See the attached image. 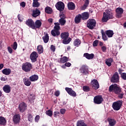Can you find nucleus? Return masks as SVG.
Segmentation results:
<instances>
[{
	"instance_id": "f257e3e1",
	"label": "nucleus",
	"mask_w": 126,
	"mask_h": 126,
	"mask_svg": "<svg viewBox=\"0 0 126 126\" xmlns=\"http://www.w3.org/2000/svg\"><path fill=\"white\" fill-rule=\"evenodd\" d=\"M109 89L110 92H114L115 94H117V95H118V97L120 98V99H123V98H124L125 94L124 93H121L122 90L119 86H118V85H112L109 87Z\"/></svg>"
},
{
	"instance_id": "f03ea898",
	"label": "nucleus",
	"mask_w": 126,
	"mask_h": 126,
	"mask_svg": "<svg viewBox=\"0 0 126 126\" xmlns=\"http://www.w3.org/2000/svg\"><path fill=\"white\" fill-rule=\"evenodd\" d=\"M114 18V14L112 12V10L107 9L105 12H103V16L102 18V22H107L109 19Z\"/></svg>"
},
{
	"instance_id": "7ed1b4c3",
	"label": "nucleus",
	"mask_w": 126,
	"mask_h": 126,
	"mask_svg": "<svg viewBox=\"0 0 126 126\" xmlns=\"http://www.w3.org/2000/svg\"><path fill=\"white\" fill-rule=\"evenodd\" d=\"M54 25V29L51 31V35H52L53 37H58V36L61 35V32H60L61 27H60V24L58 22L55 23Z\"/></svg>"
},
{
	"instance_id": "20e7f679",
	"label": "nucleus",
	"mask_w": 126,
	"mask_h": 126,
	"mask_svg": "<svg viewBox=\"0 0 126 126\" xmlns=\"http://www.w3.org/2000/svg\"><path fill=\"white\" fill-rule=\"evenodd\" d=\"M68 33L67 32H62L61 34V37L62 39H63V43L64 45H67V44H69L70 41H71V38L68 37Z\"/></svg>"
},
{
	"instance_id": "39448f33",
	"label": "nucleus",
	"mask_w": 126,
	"mask_h": 126,
	"mask_svg": "<svg viewBox=\"0 0 126 126\" xmlns=\"http://www.w3.org/2000/svg\"><path fill=\"white\" fill-rule=\"evenodd\" d=\"M22 68L24 71H25L26 72H29L32 68V64L30 63H26L23 64Z\"/></svg>"
},
{
	"instance_id": "423d86ee",
	"label": "nucleus",
	"mask_w": 126,
	"mask_h": 126,
	"mask_svg": "<svg viewBox=\"0 0 126 126\" xmlns=\"http://www.w3.org/2000/svg\"><path fill=\"white\" fill-rule=\"evenodd\" d=\"M123 102L121 100L117 101L113 103L112 107L115 111H119L122 107Z\"/></svg>"
},
{
	"instance_id": "0eeeda50",
	"label": "nucleus",
	"mask_w": 126,
	"mask_h": 126,
	"mask_svg": "<svg viewBox=\"0 0 126 126\" xmlns=\"http://www.w3.org/2000/svg\"><path fill=\"white\" fill-rule=\"evenodd\" d=\"M87 26L89 29H93L96 26V21L92 19H89L87 21Z\"/></svg>"
},
{
	"instance_id": "6e6552de",
	"label": "nucleus",
	"mask_w": 126,
	"mask_h": 126,
	"mask_svg": "<svg viewBox=\"0 0 126 126\" xmlns=\"http://www.w3.org/2000/svg\"><path fill=\"white\" fill-rule=\"evenodd\" d=\"M60 19L59 20L58 23L60 25H61V26H63L65 25V23H66V21L65 20V15L63 14V13H61L60 15Z\"/></svg>"
},
{
	"instance_id": "1a4fd4ad",
	"label": "nucleus",
	"mask_w": 126,
	"mask_h": 126,
	"mask_svg": "<svg viewBox=\"0 0 126 126\" xmlns=\"http://www.w3.org/2000/svg\"><path fill=\"white\" fill-rule=\"evenodd\" d=\"M91 85L92 88L95 90H97L100 87V85H99V83L98 81L96 79L93 80L91 82Z\"/></svg>"
},
{
	"instance_id": "9d476101",
	"label": "nucleus",
	"mask_w": 126,
	"mask_h": 126,
	"mask_svg": "<svg viewBox=\"0 0 126 126\" xmlns=\"http://www.w3.org/2000/svg\"><path fill=\"white\" fill-rule=\"evenodd\" d=\"M57 9L60 11H63L64 9V3L62 1L58 2L55 5Z\"/></svg>"
},
{
	"instance_id": "9b49d317",
	"label": "nucleus",
	"mask_w": 126,
	"mask_h": 126,
	"mask_svg": "<svg viewBox=\"0 0 126 126\" xmlns=\"http://www.w3.org/2000/svg\"><path fill=\"white\" fill-rule=\"evenodd\" d=\"M111 81L113 83H117V82H119L120 77L119 76V73L117 72L115 73L111 79Z\"/></svg>"
},
{
	"instance_id": "f8f14e48",
	"label": "nucleus",
	"mask_w": 126,
	"mask_h": 126,
	"mask_svg": "<svg viewBox=\"0 0 126 126\" xmlns=\"http://www.w3.org/2000/svg\"><path fill=\"white\" fill-rule=\"evenodd\" d=\"M38 53L36 52L33 51L30 56V59L32 63H35L37 61V58L38 57Z\"/></svg>"
},
{
	"instance_id": "ddd939ff",
	"label": "nucleus",
	"mask_w": 126,
	"mask_h": 126,
	"mask_svg": "<svg viewBox=\"0 0 126 126\" xmlns=\"http://www.w3.org/2000/svg\"><path fill=\"white\" fill-rule=\"evenodd\" d=\"M116 17H117L118 18H121V17H122L123 13H124V9L121 7L117 8L116 9Z\"/></svg>"
},
{
	"instance_id": "4468645a",
	"label": "nucleus",
	"mask_w": 126,
	"mask_h": 126,
	"mask_svg": "<svg viewBox=\"0 0 126 126\" xmlns=\"http://www.w3.org/2000/svg\"><path fill=\"white\" fill-rule=\"evenodd\" d=\"M19 110L21 113H23L25 111L27 110V105L25 103L23 102L19 105Z\"/></svg>"
},
{
	"instance_id": "2eb2a0df",
	"label": "nucleus",
	"mask_w": 126,
	"mask_h": 126,
	"mask_svg": "<svg viewBox=\"0 0 126 126\" xmlns=\"http://www.w3.org/2000/svg\"><path fill=\"white\" fill-rule=\"evenodd\" d=\"M65 89L67 93H68L69 95H70V96H72V97H76V93H75V92L73 91L72 89L70 88H65Z\"/></svg>"
},
{
	"instance_id": "dca6fc26",
	"label": "nucleus",
	"mask_w": 126,
	"mask_h": 126,
	"mask_svg": "<svg viewBox=\"0 0 126 126\" xmlns=\"http://www.w3.org/2000/svg\"><path fill=\"white\" fill-rule=\"evenodd\" d=\"M81 73L83 74H87L88 73V66L87 65H83L80 68Z\"/></svg>"
},
{
	"instance_id": "f3484780",
	"label": "nucleus",
	"mask_w": 126,
	"mask_h": 126,
	"mask_svg": "<svg viewBox=\"0 0 126 126\" xmlns=\"http://www.w3.org/2000/svg\"><path fill=\"white\" fill-rule=\"evenodd\" d=\"M94 101L95 104H101L103 102V98L100 95L96 96L94 97Z\"/></svg>"
},
{
	"instance_id": "a211bd4d",
	"label": "nucleus",
	"mask_w": 126,
	"mask_h": 126,
	"mask_svg": "<svg viewBox=\"0 0 126 126\" xmlns=\"http://www.w3.org/2000/svg\"><path fill=\"white\" fill-rule=\"evenodd\" d=\"M26 24L29 26L32 29H35V27L34 26V21L32 19H29L26 22Z\"/></svg>"
},
{
	"instance_id": "6ab92c4d",
	"label": "nucleus",
	"mask_w": 126,
	"mask_h": 126,
	"mask_svg": "<svg viewBox=\"0 0 126 126\" xmlns=\"http://www.w3.org/2000/svg\"><path fill=\"white\" fill-rule=\"evenodd\" d=\"M67 7L69 10H74L75 9V4L73 2H69L67 3Z\"/></svg>"
},
{
	"instance_id": "aec40b11",
	"label": "nucleus",
	"mask_w": 126,
	"mask_h": 126,
	"mask_svg": "<svg viewBox=\"0 0 126 126\" xmlns=\"http://www.w3.org/2000/svg\"><path fill=\"white\" fill-rule=\"evenodd\" d=\"M3 90L5 93H10L11 91V87L8 85H5L3 87Z\"/></svg>"
},
{
	"instance_id": "412c9836",
	"label": "nucleus",
	"mask_w": 126,
	"mask_h": 126,
	"mask_svg": "<svg viewBox=\"0 0 126 126\" xmlns=\"http://www.w3.org/2000/svg\"><path fill=\"white\" fill-rule=\"evenodd\" d=\"M13 121L15 124H18L20 121V115L17 114L14 116Z\"/></svg>"
},
{
	"instance_id": "4be33fe9",
	"label": "nucleus",
	"mask_w": 126,
	"mask_h": 126,
	"mask_svg": "<svg viewBox=\"0 0 126 126\" xmlns=\"http://www.w3.org/2000/svg\"><path fill=\"white\" fill-rule=\"evenodd\" d=\"M41 12L38 9H35V10H32V16L33 17H37L40 15Z\"/></svg>"
},
{
	"instance_id": "5701e85b",
	"label": "nucleus",
	"mask_w": 126,
	"mask_h": 126,
	"mask_svg": "<svg viewBox=\"0 0 126 126\" xmlns=\"http://www.w3.org/2000/svg\"><path fill=\"white\" fill-rule=\"evenodd\" d=\"M81 18L83 20H86L88 18H89V13L87 12H85L82 13Z\"/></svg>"
},
{
	"instance_id": "b1692460",
	"label": "nucleus",
	"mask_w": 126,
	"mask_h": 126,
	"mask_svg": "<svg viewBox=\"0 0 126 126\" xmlns=\"http://www.w3.org/2000/svg\"><path fill=\"white\" fill-rule=\"evenodd\" d=\"M41 25L42 23L41 22V21L39 20H36L35 23H34V29H36V28H40Z\"/></svg>"
},
{
	"instance_id": "393cba45",
	"label": "nucleus",
	"mask_w": 126,
	"mask_h": 126,
	"mask_svg": "<svg viewBox=\"0 0 126 126\" xmlns=\"http://www.w3.org/2000/svg\"><path fill=\"white\" fill-rule=\"evenodd\" d=\"M2 72L5 75H9L11 73V70L9 68H5L2 70Z\"/></svg>"
},
{
	"instance_id": "a878e982",
	"label": "nucleus",
	"mask_w": 126,
	"mask_h": 126,
	"mask_svg": "<svg viewBox=\"0 0 126 126\" xmlns=\"http://www.w3.org/2000/svg\"><path fill=\"white\" fill-rule=\"evenodd\" d=\"M107 121L109 123V126H114L116 125V120L114 119L108 118Z\"/></svg>"
},
{
	"instance_id": "bb28decb",
	"label": "nucleus",
	"mask_w": 126,
	"mask_h": 126,
	"mask_svg": "<svg viewBox=\"0 0 126 126\" xmlns=\"http://www.w3.org/2000/svg\"><path fill=\"white\" fill-rule=\"evenodd\" d=\"M84 57H85V58H86L88 60H92V59L94 58V54H89L88 53H85L84 54Z\"/></svg>"
},
{
	"instance_id": "cd10ccee",
	"label": "nucleus",
	"mask_w": 126,
	"mask_h": 126,
	"mask_svg": "<svg viewBox=\"0 0 126 126\" xmlns=\"http://www.w3.org/2000/svg\"><path fill=\"white\" fill-rule=\"evenodd\" d=\"M23 82L26 86H30L31 85V82L29 79L25 78L23 79Z\"/></svg>"
},
{
	"instance_id": "c85d7f7f",
	"label": "nucleus",
	"mask_w": 126,
	"mask_h": 126,
	"mask_svg": "<svg viewBox=\"0 0 126 126\" xmlns=\"http://www.w3.org/2000/svg\"><path fill=\"white\" fill-rule=\"evenodd\" d=\"M106 34L108 38H112L114 35V32L112 30H107L106 31Z\"/></svg>"
},
{
	"instance_id": "c756f323",
	"label": "nucleus",
	"mask_w": 126,
	"mask_h": 126,
	"mask_svg": "<svg viewBox=\"0 0 126 126\" xmlns=\"http://www.w3.org/2000/svg\"><path fill=\"white\" fill-rule=\"evenodd\" d=\"M81 14H79L77 15L75 18V23L78 24L81 20Z\"/></svg>"
},
{
	"instance_id": "7c9ffc66",
	"label": "nucleus",
	"mask_w": 126,
	"mask_h": 126,
	"mask_svg": "<svg viewBox=\"0 0 126 126\" xmlns=\"http://www.w3.org/2000/svg\"><path fill=\"white\" fill-rule=\"evenodd\" d=\"M45 11L47 14H52L53 13V9L49 6L45 7Z\"/></svg>"
},
{
	"instance_id": "2f4dec72",
	"label": "nucleus",
	"mask_w": 126,
	"mask_h": 126,
	"mask_svg": "<svg viewBox=\"0 0 126 126\" xmlns=\"http://www.w3.org/2000/svg\"><path fill=\"white\" fill-rule=\"evenodd\" d=\"M39 78V77L37 75H32L30 77V80L31 81L34 82L37 81V80Z\"/></svg>"
},
{
	"instance_id": "473e14b6",
	"label": "nucleus",
	"mask_w": 126,
	"mask_h": 126,
	"mask_svg": "<svg viewBox=\"0 0 126 126\" xmlns=\"http://www.w3.org/2000/svg\"><path fill=\"white\" fill-rule=\"evenodd\" d=\"M112 63H113V59L112 58H109L105 60V63L108 66H111Z\"/></svg>"
},
{
	"instance_id": "72a5a7b5",
	"label": "nucleus",
	"mask_w": 126,
	"mask_h": 126,
	"mask_svg": "<svg viewBox=\"0 0 126 126\" xmlns=\"http://www.w3.org/2000/svg\"><path fill=\"white\" fill-rule=\"evenodd\" d=\"M89 4V0H86L84 5L81 7V10H85L86 8H87V6H88V5Z\"/></svg>"
},
{
	"instance_id": "f704fd0d",
	"label": "nucleus",
	"mask_w": 126,
	"mask_h": 126,
	"mask_svg": "<svg viewBox=\"0 0 126 126\" xmlns=\"http://www.w3.org/2000/svg\"><path fill=\"white\" fill-rule=\"evenodd\" d=\"M73 44L75 47H78L81 44V41L79 39H76L74 40Z\"/></svg>"
},
{
	"instance_id": "c9c22d12",
	"label": "nucleus",
	"mask_w": 126,
	"mask_h": 126,
	"mask_svg": "<svg viewBox=\"0 0 126 126\" xmlns=\"http://www.w3.org/2000/svg\"><path fill=\"white\" fill-rule=\"evenodd\" d=\"M42 39L44 42V43H48L49 42V34L48 33H46L45 35H44Z\"/></svg>"
},
{
	"instance_id": "e433bc0d",
	"label": "nucleus",
	"mask_w": 126,
	"mask_h": 126,
	"mask_svg": "<svg viewBox=\"0 0 126 126\" xmlns=\"http://www.w3.org/2000/svg\"><path fill=\"white\" fill-rule=\"evenodd\" d=\"M37 49L38 54H42V53H43V52L44 51V49L42 45H38L37 46Z\"/></svg>"
},
{
	"instance_id": "4c0bfd02",
	"label": "nucleus",
	"mask_w": 126,
	"mask_h": 126,
	"mask_svg": "<svg viewBox=\"0 0 126 126\" xmlns=\"http://www.w3.org/2000/svg\"><path fill=\"white\" fill-rule=\"evenodd\" d=\"M6 124V120L5 118L3 117H0V125H5Z\"/></svg>"
},
{
	"instance_id": "58836bf2",
	"label": "nucleus",
	"mask_w": 126,
	"mask_h": 126,
	"mask_svg": "<svg viewBox=\"0 0 126 126\" xmlns=\"http://www.w3.org/2000/svg\"><path fill=\"white\" fill-rule=\"evenodd\" d=\"M61 63H66V62H68V58L66 57H63L61 59Z\"/></svg>"
},
{
	"instance_id": "ea45409f",
	"label": "nucleus",
	"mask_w": 126,
	"mask_h": 126,
	"mask_svg": "<svg viewBox=\"0 0 126 126\" xmlns=\"http://www.w3.org/2000/svg\"><path fill=\"white\" fill-rule=\"evenodd\" d=\"M32 6L33 7H39L40 3L38 2V1H34L33 2Z\"/></svg>"
},
{
	"instance_id": "a19ab883",
	"label": "nucleus",
	"mask_w": 126,
	"mask_h": 126,
	"mask_svg": "<svg viewBox=\"0 0 126 126\" xmlns=\"http://www.w3.org/2000/svg\"><path fill=\"white\" fill-rule=\"evenodd\" d=\"M46 114L47 116H49V117H52L53 116V111L51 110H48L46 111Z\"/></svg>"
},
{
	"instance_id": "79ce46f5",
	"label": "nucleus",
	"mask_w": 126,
	"mask_h": 126,
	"mask_svg": "<svg viewBox=\"0 0 126 126\" xmlns=\"http://www.w3.org/2000/svg\"><path fill=\"white\" fill-rule=\"evenodd\" d=\"M28 119L29 122L32 123L33 121V116H32L31 114H29L28 116Z\"/></svg>"
},
{
	"instance_id": "37998d69",
	"label": "nucleus",
	"mask_w": 126,
	"mask_h": 126,
	"mask_svg": "<svg viewBox=\"0 0 126 126\" xmlns=\"http://www.w3.org/2000/svg\"><path fill=\"white\" fill-rule=\"evenodd\" d=\"M83 89L85 92H88V91L90 90V88H89V87L88 86H84Z\"/></svg>"
},
{
	"instance_id": "c03bdc74",
	"label": "nucleus",
	"mask_w": 126,
	"mask_h": 126,
	"mask_svg": "<svg viewBox=\"0 0 126 126\" xmlns=\"http://www.w3.org/2000/svg\"><path fill=\"white\" fill-rule=\"evenodd\" d=\"M102 39L104 41H107L108 40V37L106 36V34L104 33H102Z\"/></svg>"
},
{
	"instance_id": "a18cd8bd",
	"label": "nucleus",
	"mask_w": 126,
	"mask_h": 126,
	"mask_svg": "<svg viewBox=\"0 0 126 126\" xmlns=\"http://www.w3.org/2000/svg\"><path fill=\"white\" fill-rule=\"evenodd\" d=\"M121 77L122 79L124 80H126V73H122L121 74Z\"/></svg>"
},
{
	"instance_id": "49530a36",
	"label": "nucleus",
	"mask_w": 126,
	"mask_h": 126,
	"mask_svg": "<svg viewBox=\"0 0 126 126\" xmlns=\"http://www.w3.org/2000/svg\"><path fill=\"white\" fill-rule=\"evenodd\" d=\"M60 112L59 111H55L54 112V116L55 117V118H58V117H59V116H60Z\"/></svg>"
},
{
	"instance_id": "de8ad7c7",
	"label": "nucleus",
	"mask_w": 126,
	"mask_h": 126,
	"mask_svg": "<svg viewBox=\"0 0 126 126\" xmlns=\"http://www.w3.org/2000/svg\"><path fill=\"white\" fill-rule=\"evenodd\" d=\"M13 50H16L17 49V43L16 42H14L13 45Z\"/></svg>"
},
{
	"instance_id": "09e8293b",
	"label": "nucleus",
	"mask_w": 126,
	"mask_h": 126,
	"mask_svg": "<svg viewBox=\"0 0 126 126\" xmlns=\"http://www.w3.org/2000/svg\"><path fill=\"white\" fill-rule=\"evenodd\" d=\"M66 111V110H65V109H60V113L62 115H64V114L65 113Z\"/></svg>"
},
{
	"instance_id": "8fccbe9b",
	"label": "nucleus",
	"mask_w": 126,
	"mask_h": 126,
	"mask_svg": "<svg viewBox=\"0 0 126 126\" xmlns=\"http://www.w3.org/2000/svg\"><path fill=\"white\" fill-rule=\"evenodd\" d=\"M50 50L52 52H55L56 51V46H55L53 45H51Z\"/></svg>"
},
{
	"instance_id": "3c124183",
	"label": "nucleus",
	"mask_w": 126,
	"mask_h": 126,
	"mask_svg": "<svg viewBox=\"0 0 126 126\" xmlns=\"http://www.w3.org/2000/svg\"><path fill=\"white\" fill-rule=\"evenodd\" d=\"M8 52H9V54H12L13 50L10 46L7 47Z\"/></svg>"
},
{
	"instance_id": "603ef678",
	"label": "nucleus",
	"mask_w": 126,
	"mask_h": 126,
	"mask_svg": "<svg viewBox=\"0 0 126 126\" xmlns=\"http://www.w3.org/2000/svg\"><path fill=\"white\" fill-rule=\"evenodd\" d=\"M39 120H40V116L39 115L36 116L34 119V121L36 123H38L39 122Z\"/></svg>"
},
{
	"instance_id": "864d4df0",
	"label": "nucleus",
	"mask_w": 126,
	"mask_h": 126,
	"mask_svg": "<svg viewBox=\"0 0 126 126\" xmlns=\"http://www.w3.org/2000/svg\"><path fill=\"white\" fill-rule=\"evenodd\" d=\"M98 42H99V40H96L93 42V46L94 47H97V45H98Z\"/></svg>"
},
{
	"instance_id": "5fc2aeb1",
	"label": "nucleus",
	"mask_w": 126,
	"mask_h": 126,
	"mask_svg": "<svg viewBox=\"0 0 126 126\" xmlns=\"http://www.w3.org/2000/svg\"><path fill=\"white\" fill-rule=\"evenodd\" d=\"M101 50L102 52H106V51H107V47H106L105 46H102Z\"/></svg>"
},
{
	"instance_id": "6e6d98bb",
	"label": "nucleus",
	"mask_w": 126,
	"mask_h": 126,
	"mask_svg": "<svg viewBox=\"0 0 126 126\" xmlns=\"http://www.w3.org/2000/svg\"><path fill=\"white\" fill-rule=\"evenodd\" d=\"M20 5H21V6H22L23 8H24V7H25V5H26L25 2H24V1L20 3Z\"/></svg>"
},
{
	"instance_id": "4d7b16f0",
	"label": "nucleus",
	"mask_w": 126,
	"mask_h": 126,
	"mask_svg": "<svg viewBox=\"0 0 126 126\" xmlns=\"http://www.w3.org/2000/svg\"><path fill=\"white\" fill-rule=\"evenodd\" d=\"M55 95L57 97H58V96H60V91H57L55 92Z\"/></svg>"
},
{
	"instance_id": "13d9d810",
	"label": "nucleus",
	"mask_w": 126,
	"mask_h": 126,
	"mask_svg": "<svg viewBox=\"0 0 126 126\" xmlns=\"http://www.w3.org/2000/svg\"><path fill=\"white\" fill-rule=\"evenodd\" d=\"M0 80H1V81H6V80H7V78L1 77L0 78Z\"/></svg>"
},
{
	"instance_id": "bf43d9fd",
	"label": "nucleus",
	"mask_w": 126,
	"mask_h": 126,
	"mask_svg": "<svg viewBox=\"0 0 126 126\" xmlns=\"http://www.w3.org/2000/svg\"><path fill=\"white\" fill-rule=\"evenodd\" d=\"M18 18L19 21H22L23 20V19L21 18V16H20V14L18 15Z\"/></svg>"
},
{
	"instance_id": "052dcab7",
	"label": "nucleus",
	"mask_w": 126,
	"mask_h": 126,
	"mask_svg": "<svg viewBox=\"0 0 126 126\" xmlns=\"http://www.w3.org/2000/svg\"><path fill=\"white\" fill-rule=\"evenodd\" d=\"M65 66H67V67H69V66L71 65V63H65Z\"/></svg>"
},
{
	"instance_id": "680f3d73",
	"label": "nucleus",
	"mask_w": 126,
	"mask_h": 126,
	"mask_svg": "<svg viewBox=\"0 0 126 126\" xmlns=\"http://www.w3.org/2000/svg\"><path fill=\"white\" fill-rule=\"evenodd\" d=\"M48 22H49V23H52L53 22V19H52V18L49 19Z\"/></svg>"
},
{
	"instance_id": "e2e57ef3",
	"label": "nucleus",
	"mask_w": 126,
	"mask_h": 126,
	"mask_svg": "<svg viewBox=\"0 0 126 126\" xmlns=\"http://www.w3.org/2000/svg\"><path fill=\"white\" fill-rule=\"evenodd\" d=\"M119 73H120L121 74H122V72H123V71H124V70L122 69H119L118 70Z\"/></svg>"
},
{
	"instance_id": "0e129e2a",
	"label": "nucleus",
	"mask_w": 126,
	"mask_h": 126,
	"mask_svg": "<svg viewBox=\"0 0 126 126\" xmlns=\"http://www.w3.org/2000/svg\"><path fill=\"white\" fill-rule=\"evenodd\" d=\"M3 67V64L1 63V64H0V69H2Z\"/></svg>"
},
{
	"instance_id": "69168bd1",
	"label": "nucleus",
	"mask_w": 126,
	"mask_h": 126,
	"mask_svg": "<svg viewBox=\"0 0 126 126\" xmlns=\"http://www.w3.org/2000/svg\"><path fill=\"white\" fill-rule=\"evenodd\" d=\"M103 45H104V44L103 43V42H99V46H100L101 47H102L103 46Z\"/></svg>"
},
{
	"instance_id": "338daca9",
	"label": "nucleus",
	"mask_w": 126,
	"mask_h": 126,
	"mask_svg": "<svg viewBox=\"0 0 126 126\" xmlns=\"http://www.w3.org/2000/svg\"><path fill=\"white\" fill-rule=\"evenodd\" d=\"M34 99H35V96H32V97L31 98V100H34Z\"/></svg>"
},
{
	"instance_id": "774afa93",
	"label": "nucleus",
	"mask_w": 126,
	"mask_h": 126,
	"mask_svg": "<svg viewBox=\"0 0 126 126\" xmlns=\"http://www.w3.org/2000/svg\"><path fill=\"white\" fill-rule=\"evenodd\" d=\"M124 27H126V22H125L124 24Z\"/></svg>"
}]
</instances>
